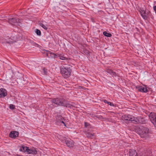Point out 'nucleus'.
Segmentation results:
<instances>
[{
  "instance_id": "nucleus-2",
  "label": "nucleus",
  "mask_w": 156,
  "mask_h": 156,
  "mask_svg": "<svg viewBox=\"0 0 156 156\" xmlns=\"http://www.w3.org/2000/svg\"><path fill=\"white\" fill-rule=\"evenodd\" d=\"M64 101L63 99L58 98H55L51 100L52 103H54L58 105L65 106L66 107H70L71 105L70 104L66 103Z\"/></svg>"
},
{
  "instance_id": "nucleus-30",
  "label": "nucleus",
  "mask_w": 156,
  "mask_h": 156,
  "mask_svg": "<svg viewBox=\"0 0 156 156\" xmlns=\"http://www.w3.org/2000/svg\"><path fill=\"white\" fill-rule=\"evenodd\" d=\"M153 125H154V126L156 129V122H154V123L153 124Z\"/></svg>"
},
{
  "instance_id": "nucleus-18",
  "label": "nucleus",
  "mask_w": 156,
  "mask_h": 156,
  "mask_svg": "<svg viewBox=\"0 0 156 156\" xmlns=\"http://www.w3.org/2000/svg\"><path fill=\"white\" fill-rule=\"evenodd\" d=\"M27 152H28V154H37V151L35 150H31L29 149L28 148V151H27Z\"/></svg>"
},
{
  "instance_id": "nucleus-22",
  "label": "nucleus",
  "mask_w": 156,
  "mask_h": 156,
  "mask_svg": "<svg viewBox=\"0 0 156 156\" xmlns=\"http://www.w3.org/2000/svg\"><path fill=\"white\" fill-rule=\"evenodd\" d=\"M63 120H64V118H63V119H62L60 120L59 121V123H58V124L62 125V124H64V125L65 126H66V124L63 121Z\"/></svg>"
},
{
  "instance_id": "nucleus-9",
  "label": "nucleus",
  "mask_w": 156,
  "mask_h": 156,
  "mask_svg": "<svg viewBox=\"0 0 156 156\" xmlns=\"http://www.w3.org/2000/svg\"><path fill=\"white\" fill-rule=\"evenodd\" d=\"M67 146L70 148L73 147L74 146V142L72 140H66L65 141Z\"/></svg>"
},
{
  "instance_id": "nucleus-4",
  "label": "nucleus",
  "mask_w": 156,
  "mask_h": 156,
  "mask_svg": "<svg viewBox=\"0 0 156 156\" xmlns=\"http://www.w3.org/2000/svg\"><path fill=\"white\" fill-rule=\"evenodd\" d=\"M22 20L18 18H10L9 19L8 22L12 25L18 26L21 27Z\"/></svg>"
},
{
  "instance_id": "nucleus-20",
  "label": "nucleus",
  "mask_w": 156,
  "mask_h": 156,
  "mask_svg": "<svg viewBox=\"0 0 156 156\" xmlns=\"http://www.w3.org/2000/svg\"><path fill=\"white\" fill-rule=\"evenodd\" d=\"M103 34L104 36L109 37H111L112 36V35L111 34L108 33L105 31L103 32Z\"/></svg>"
},
{
  "instance_id": "nucleus-23",
  "label": "nucleus",
  "mask_w": 156,
  "mask_h": 156,
  "mask_svg": "<svg viewBox=\"0 0 156 156\" xmlns=\"http://www.w3.org/2000/svg\"><path fill=\"white\" fill-rule=\"evenodd\" d=\"M39 25L42 27L44 29L47 30V27L45 26L44 24L41 23L40 22L39 23Z\"/></svg>"
},
{
  "instance_id": "nucleus-5",
  "label": "nucleus",
  "mask_w": 156,
  "mask_h": 156,
  "mask_svg": "<svg viewBox=\"0 0 156 156\" xmlns=\"http://www.w3.org/2000/svg\"><path fill=\"white\" fill-rule=\"evenodd\" d=\"M45 55H46L48 57H50V56L51 54H52L54 55V57L55 58H56L58 57H59V58L60 59L62 60H66L68 59V58L65 57L64 55H62L61 54H54V53H53V54L51 53L50 52H49L48 53H46L45 54Z\"/></svg>"
},
{
  "instance_id": "nucleus-28",
  "label": "nucleus",
  "mask_w": 156,
  "mask_h": 156,
  "mask_svg": "<svg viewBox=\"0 0 156 156\" xmlns=\"http://www.w3.org/2000/svg\"><path fill=\"white\" fill-rule=\"evenodd\" d=\"M13 43V41H6V43H8L9 44H12Z\"/></svg>"
},
{
  "instance_id": "nucleus-24",
  "label": "nucleus",
  "mask_w": 156,
  "mask_h": 156,
  "mask_svg": "<svg viewBox=\"0 0 156 156\" xmlns=\"http://www.w3.org/2000/svg\"><path fill=\"white\" fill-rule=\"evenodd\" d=\"M15 106L12 104H11L9 106V108L11 109H13L15 108Z\"/></svg>"
},
{
  "instance_id": "nucleus-3",
  "label": "nucleus",
  "mask_w": 156,
  "mask_h": 156,
  "mask_svg": "<svg viewBox=\"0 0 156 156\" xmlns=\"http://www.w3.org/2000/svg\"><path fill=\"white\" fill-rule=\"evenodd\" d=\"M60 70L61 73L65 78H67L70 76L71 69L69 66L62 67L60 68Z\"/></svg>"
},
{
  "instance_id": "nucleus-25",
  "label": "nucleus",
  "mask_w": 156,
  "mask_h": 156,
  "mask_svg": "<svg viewBox=\"0 0 156 156\" xmlns=\"http://www.w3.org/2000/svg\"><path fill=\"white\" fill-rule=\"evenodd\" d=\"M84 124H85V126L86 127H88L90 125V124L88 123H87V122H85Z\"/></svg>"
},
{
  "instance_id": "nucleus-21",
  "label": "nucleus",
  "mask_w": 156,
  "mask_h": 156,
  "mask_svg": "<svg viewBox=\"0 0 156 156\" xmlns=\"http://www.w3.org/2000/svg\"><path fill=\"white\" fill-rule=\"evenodd\" d=\"M35 32L37 35L40 36L41 35V33L40 30L36 29L35 30Z\"/></svg>"
},
{
  "instance_id": "nucleus-10",
  "label": "nucleus",
  "mask_w": 156,
  "mask_h": 156,
  "mask_svg": "<svg viewBox=\"0 0 156 156\" xmlns=\"http://www.w3.org/2000/svg\"><path fill=\"white\" fill-rule=\"evenodd\" d=\"M7 95L6 90L2 88L0 89V98H4Z\"/></svg>"
},
{
  "instance_id": "nucleus-26",
  "label": "nucleus",
  "mask_w": 156,
  "mask_h": 156,
  "mask_svg": "<svg viewBox=\"0 0 156 156\" xmlns=\"http://www.w3.org/2000/svg\"><path fill=\"white\" fill-rule=\"evenodd\" d=\"M108 104L110 106H114V105L112 103L109 102H108Z\"/></svg>"
},
{
  "instance_id": "nucleus-13",
  "label": "nucleus",
  "mask_w": 156,
  "mask_h": 156,
  "mask_svg": "<svg viewBox=\"0 0 156 156\" xmlns=\"http://www.w3.org/2000/svg\"><path fill=\"white\" fill-rule=\"evenodd\" d=\"M140 12L142 17L144 19H147V18L148 15L146 13L145 11L144 10L141 9Z\"/></svg>"
},
{
  "instance_id": "nucleus-6",
  "label": "nucleus",
  "mask_w": 156,
  "mask_h": 156,
  "mask_svg": "<svg viewBox=\"0 0 156 156\" xmlns=\"http://www.w3.org/2000/svg\"><path fill=\"white\" fill-rule=\"evenodd\" d=\"M146 120L144 118L140 117H135L133 123L135 124H145L146 123Z\"/></svg>"
},
{
  "instance_id": "nucleus-11",
  "label": "nucleus",
  "mask_w": 156,
  "mask_h": 156,
  "mask_svg": "<svg viewBox=\"0 0 156 156\" xmlns=\"http://www.w3.org/2000/svg\"><path fill=\"white\" fill-rule=\"evenodd\" d=\"M18 135V133L16 131H13L10 132L9 136L12 138H15Z\"/></svg>"
},
{
  "instance_id": "nucleus-7",
  "label": "nucleus",
  "mask_w": 156,
  "mask_h": 156,
  "mask_svg": "<svg viewBox=\"0 0 156 156\" xmlns=\"http://www.w3.org/2000/svg\"><path fill=\"white\" fill-rule=\"evenodd\" d=\"M149 119L151 122L154 124V122H156V113L151 112L149 115Z\"/></svg>"
},
{
  "instance_id": "nucleus-17",
  "label": "nucleus",
  "mask_w": 156,
  "mask_h": 156,
  "mask_svg": "<svg viewBox=\"0 0 156 156\" xmlns=\"http://www.w3.org/2000/svg\"><path fill=\"white\" fill-rule=\"evenodd\" d=\"M62 119H63V118L62 117L61 115H58L56 117V123L58 124V123H59V121Z\"/></svg>"
},
{
  "instance_id": "nucleus-16",
  "label": "nucleus",
  "mask_w": 156,
  "mask_h": 156,
  "mask_svg": "<svg viewBox=\"0 0 156 156\" xmlns=\"http://www.w3.org/2000/svg\"><path fill=\"white\" fill-rule=\"evenodd\" d=\"M106 71L108 73L110 74L113 76H116V73L115 72L113 71L112 70L110 69H107Z\"/></svg>"
},
{
  "instance_id": "nucleus-27",
  "label": "nucleus",
  "mask_w": 156,
  "mask_h": 156,
  "mask_svg": "<svg viewBox=\"0 0 156 156\" xmlns=\"http://www.w3.org/2000/svg\"><path fill=\"white\" fill-rule=\"evenodd\" d=\"M46 69L45 68H44L43 69V71L44 74H46L47 72L46 71Z\"/></svg>"
},
{
  "instance_id": "nucleus-1",
  "label": "nucleus",
  "mask_w": 156,
  "mask_h": 156,
  "mask_svg": "<svg viewBox=\"0 0 156 156\" xmlns=\"http://www.w3.org/2000/svg\"><path fill=\"white\" fill-rule=\"evenodd\" d=\"M136 131L142 138L147 139L150 137V130L147 127L140 126L136 129Z\"/></svg>"
},
{
  "instance_id": "nucleus-14",
  "label": "nucleus",
  "mask_w": 156,
  "mask_h": 156,
  "mask_svg": "<svg viewBox=\"0 0 156 156\" xmlns=\"http://www.w3.org/2000/svg\"><path fill=\"white\" fill-rule=\"evenodd\" d=\"M138 90L143 92H146L148 91L146 87L140 86L139 87Z\"/></svg>"
},
{
  "instance_id": "nucleus-8",
  "label": "nucleus",
  "mask_w": 156,
  "mask_h": 156,
  "mask_svg": "<svg viewBox=\"0 0 156 156\" xmlns=\"http://www.w3.org/2000/svg\"><path fill=\"white\" fill-rule=\"evenodd\" d=\"M134 117H132L131 115H128L127 116L125 115L123 117V119L124 120L127 121H130L133 123V120L134 121Z\"/></svg>"
},
{
  "instance_id": "nucleus-29",
  "label": "nucleus",
  "mask_w": 156,
  "mask_h": 156,
  "mask_svg": "<svg viewBox=\"0 0 156 156\" xmlns=\"http://www.w3.org/2000/svg\"><path fill=\"white\" fill-rule=\"evenodd\" d=\"M104 102L106 103H107L108 104V102H109L108 101H107L106 100H104Z\"/></svg>"
},
{
  "instance_id": "nucleus-15",
  "label": "nucleus",
  "mask_w": 156,
  "mask_h": 156,
  "mask_svg": "<svg viewBox=\"0 0 156 156\" xmlns=\"http://www.w3.org/2000/svg\"><path fill=\"white\" fill-rule=\"evenodd\" d=\"M28 147L23 145L20 147V151L24 152L26 151L27 152V151H28Z\"/></svg>"
},
{
  "instance_id": "nucleus-19",
  "label": "nucleus",
  "mask_w": 156,
  "mask_h": 156,
  "mask_svg": "<svg viewBox=\"0 0 156 156\" xmlns=\"http://www.w3.org/2000/svg\"><path fill=\"white\" fill-rule=\"evenodd\" d=\"M86 136L87 138H92L94 136V133H92L90 132L87 133H85Z\"/></svg>"
},
{
  "instance_id": "nucleus-12",
  "label": "nucleus",
  "mask_w": 156,
  "mask_h": 156,
  "mask_svg": "<svg viewBox=\"0 0 156 156\" xmlns=\"http://www.w3.org/2000/svg\"><path fill=\"white\" fill-rule=\"evenodd\" d=\"M129 156H138L135 150L130 149L129 151Z\"/></svg>"
}]
</instances>
